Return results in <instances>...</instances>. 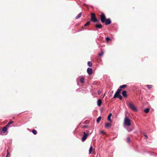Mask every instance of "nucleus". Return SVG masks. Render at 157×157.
<instances>
[{
  "label": "nucleus",
  "mask_w": 157,
  "mask_h": 157,
  "mask_svg": "<svg viewBox=\"0 0 157 157\" xmlns=\"http://www.w3.org/2000/svg\"><path fill=\"white\" fill-rule=\"evenodd\" d=\"M131 121L128 117H125L124 120V124L127 126H130L131 125Z\"/></svg>",
  "instance_id": "1"
},
{
  "label": "nucleus",
  "mask_w": 157,
  "mask_h": 157,
  "mask_svg": "<svg viewBox=\"0 0 157 157\" xmlns=\"http://www.w3.org/2000/svg\"><path fill=\"white\" fill-rule=\"evenodd\" d=\"M128 105L130 107V109L133 111L135 112L137 111V109L135 107V106L132 104L131 103H128Z\"/></svg>",
  "instance_id": "2"
},
{
  "label": "nucleus",
  "mask_w": 157,
  "mask_h": 157,
  "mask_svg": "<svg viewBox=\"0 0 157 157\" xmlns=\"http://www.w3.org/2000/svg\"><path fill=\"white\" fill-rule=\"evenodd\" d=\"M91 20L94 22L98 21V20L96 18L95 14L94 13H92L91 14Z\"/></svg>",
  "instance_id": "3"
},
{
  "label": "nucleus",
  "mask_w": 157,
  "mask_h": 157,
  "mask_svg": "<svg viewBox=\"0 0 157 157\" xmlns=\"http://www.w3.org/2000/svg\"><path fill=\"white\" fill-rule=\"evenodd\" d=\"M101 21L102 23H104L106 20V17L105 14L102 13L100 16Z\"/></svg>",
  "instance_id": "4"
},
{
  "label": "nucleus",
  "mask_w": 157,
  "mask_h": 157,
  "mask_svg": "<svg viewBox=\"0 0 157 157\" xmlns=\"http://www.w3.org/2000/svg\"><path fill=\"white\" fill-rule=\"evenodd\" d=\"M121 91V89L120 88H119L117 90V92L115 93V94H114L113 97V98H117V95L120 94V92Z\"/></svg>",
  "instance_id": "5"
},
{
  "label": "nucleus",
  "mask_w": 157,
  "mask_h": 157,
  "mask_svg": "<svg viewBox=\"0 0 157 157\" xmlns=\"http://www.w3.org/2000/svg\"><path fill=\"white\" fill-rule=\"evenodd\" d=\"M88 135L89 134H86L85 132H84V135L82 136V142H84L85 140Z\"/></svg>",
  "instance_id": "6"
},
{
  "label": "nucleus",
  "mask_w": 157,
  "mask_h": 157,
  "mask_svg": "<svg viewBox=\"0 0 157 157\" xmlns=\"http://www.w3.org/2000/svg\"><path fill=\"white\" fill-rule=\"evenodd\" d=\"M105 24L106 25H108L111 24V21L109 19H107L105 21Z\"/></svg>",
  "instance_id": "7"
},
{
  "label": "nucleus",
  "mask_w": 157,
  "mask_h": 157,
  "mask_svg": "<svg viewBox=\"0 0 157 157\" xmlns=\"http://www.w3.org/2000/svg\"><path fill=\"white\" fill-rule=\"evenodd\" d=\"M87 72L89 75H91L92 73V68L89 67L87 69Z\"/></svg>",
  "instance_id": "8"
},
{
  "label": "nucleus",
  "mask_w": 157,
  "mask_h": 157,
  "mask_svg": "<svg viewBox=\"0 0 157 157\" xmlns=\"http://www.w3.org/2000/svg\"><path fill=\"white\" fill-rule=\"evenodd\" d=\"M102 103V101L100 99H98L97 101V105L98 106H100Z\"/></svg>",
  "instance_id": "9"
},
{
  "label": "nucleus",
  "mask_w": 157,
  "mask_h": 157,
  "mask_svg": "<svg viewBox=\"0 0 157 157\" xmlns=\"http://www.w3.org/2000/svg\"><path fill=\"white\" fill-rule=\"evenodd\" d=\"M7 128L6 126L4 127L2 129V132H4V133L5 132H7Z\"/></svg>",
  "instance_id": "10"
},
{
  "label": "nucleus",
  "mask_w": 157,
  "mask_h": 157,
  "mask_svg": "<svg viewBox=\"0 0 157 157\" xmlns=\"http://www.w3.org/2000/svg\"><path fill=\"white\" fill-rule=\"evenodd\" d=\"M112 115L111 113H110L108 116V120L110 122L112 121L111 119V117Z\"/></svg>",
  "instance_id": "11"
},
{
  "label": "nucleus",
  "mask_w": 157,
  "mask_h": 157,
  "mask_svg": "<svg viewBox=\"0 0 157 157\" xmlns=\"http://www.w3.org/2000/svg\"><path fill=\"white\" fill-rule=\"evenodd\" d=\"M111 126V123H107L105 124V127L106 128H108L110 127Z\"/></svg>",
  "instance_id": "12"
},
{
  "label": "nucleus",
  "mask_w": 157,
  "mask_h": 157,
  "mask_svg": "<svg viewBox=\"0 0 157 157\" xmlns=\"http://www.w3.org/2000/svg\"><path fill=\"white\" fill-rule=\"evenodd\" d=\"M122 94L123 96L124 97H126L127 96V94H126V92L125 90L123 91L122 92Z\"/></svg>",
  "instance_id": "13"
},
{
  "label": "nucleus",
  "mask_w": 157,
  "mask_h": 157,
  "mask_svg": "<svg viewBox=\"0 0 157 157\" xmlns=\"http://www.w3.org/2000/svg\"><path fill=\"white\" fill-rule=\"evenodd\" d=\"M95 27L96 28H101L102 26L101 24H97L95 25Z\"/></svg>",
  "instance_id": "14"
},
{
  "label": "nucleus",
  "mask_w": 157,
  "mask_h": 157,
  "mask_svg": "<svg viewBox=\"0 0 157 157\" xmlns=\"http://www.w3.org/2000/svg\"><path fill=\"white\" fill-rule=\"evenodd\" d=\"M82 14V12L80 13L76 17V19H78L80 18Z\"/></svg>",
  "instance_id": "15"
},
{
  "label": "nucleus",
  "mask_w": 157,
  "mask_h": 157,
  "mask_svg": "<svg viewBox=\"0 0 157 157\" xmlns=\"http://www.w3.org/2000/svg\"><path fill=\"white\" fill-rule=\"evenodd\" d=\"M84 78L83 77H82L80 79V81L82 83H83L84 82Z\"/></svg>",
  "instance_id": "16"
},
{
  "label": "nucleus",
  "mask_w": 157,
  "mask_h": 157,
  "mask_svg": "<svg viewBox=\"0 0 157 157\" xmlns=\"http://www.w3.org/2000/svg\"><path fill=\"white\" fill-rule=\"evenodd\" d=\"M92 146H91L90 148V149H89V154H90L92 152Z\"/></svg>",
  "instance_id": "17"
},
{
  "label": "nucleus",
  "mask_w": 157,
  "mask_h": 157,
  "mask_svg": "<svg viewBox=\"0 0 157 157\" xmlns=\"http://www.w3.org/2000/svg\"><path fill=\"white\" fill-rule=\"evenodd\" d=\"M149 109L148 108L145 109L144 110V112L146 113H147L149 112Z\"/></svg>",
  "instance_id": "18"
},
{
  "label": "nucleus",
  "mask_w": 157,
  "mask_h": 157,
  "mask_svg": "<svg viewBox=\"0 0 157 157\" xmlns=\"http://www.w3.org/2000/svg\"><path fill=\"white\" fill-rule=\"evenodd\" d=\"M88 65L90 67H91L92 65V62L91 61H88Z\"/></svg>",
  "instance_id": "19"
},
{
  "label": "nucleus",
  "mask_w": 157,
  "mask_h": 157,
  "mask_svg": "<svg viewBox=\"0 0 157 157\" xmlns=\"http://www.w3.org/2000/svg\"><path fill=\"white\" fill-rule=\"evenodd\" d=\"M127 86L126 85H123L120 86V88L121 89L123 88L124 87H126Z\"/></svg>",
  "instance_id": "20"
},
{
  "label": "nucleus",
  "mask_w": 157,
  "mask_h": 157,
  "mask_svg": "<svg viewBox=\"0 0 157 157\" xmlns=\"http://www.w3.org/2000/svg\"><path fill=\"white\" fill-rule=\"evenodd\" d=\"M32 132L34 134L36 135L37 134V132L36 130L33 129L32 131Z\"/></svg>",
  "instance_id": "21"
},
{
  "label": "nucleus",
  "mask_w": 157,
  "mask_h": 157,
  "mask_svg": "<svg viewBox=\"0 0 157 157\" xmlns=\"http://www.w3.org/2000/svg\"><path fill=\"white\" fill-rule=\"evenodd\" d=\"M101 118V117H98L97 119V122L98 123H99L100 121Z\"/></svg>",
  "instance_id": "22"
},
{
  "label": "nucleus",
  "mask_w": 157,
  "mask_h": 157,
  "mask_svg": "<svg viewBox=\"0 0 157 157\" xmlns=\"http://www.w3.org/2000/svg\"><path fill=\"white\" fill-rule=\"evenodd\" d=\"M118 97L120 100H121L122 99V97L121 96L120 94L117 95V98Z\"/></svg>",
  "instance_id": "23"
},
{
  "label": "nucleus",
  "mask_w": 157,
  "mask_h": 157,
  "mask_svg": "<svg viewBox=\"0 0 157 157\" xmlns=\"http://www.w3.org/2000/svg\"><path fill=\"white\" fill-rule=\"evenodd\" d=\"M104 54V52L103 51H101V53L98 54V56H102Z\"/></svg>",
  "instance_id": "24"
},
{
  "label": "nucleus",
  "mask_w": 157,
  "mask_h": 157,
  "mask_svg": "<svg viewBox=\"0 0 157 157\" xmlns=\"http://www.w3.org/2000/svg\"><path fill=\"white\" fill-rule=\"evenodd\" d=\"M111 39L108 37H106V40L107 42H108Z\"/></svg>",
  "instance_id": "25"
},
{
  "label": "nucleus",
  "mask_w": 157,
  "mask_h": 157,
  "mask_svg": "<svg viewBox=\"0 0 157 157\" xmlns=\"http://www.w3.org/2000/svg\"><path fill=\"white\" fill-rule=\"evenodd\" d=\"M13 123V121H10L6 125L7 126H9V125L12 124Z\"/></svg>",
  "instance_id": "26"
},
{
  "label": "nucleus",
  "mask_w": 157,
  "mask_h": 157,
  "mask_svg": "<svg viewBox=\"0 0 157 157\" xmlns=\"http://www.w3.org/2000/svg\"><path fill=\"white\" fill-rule=\"evenodd\" d=\"M90 24V21L87 22L85 25L84 26H86Z\"/></svg>",
  "instance_id": "27"
},
{
  "label": "nucleus",
  "mask_w": 157,
  "mask_h": 157,
  "mask_svg": "<svg viewBox=\"0 0 157 157\" xmlns=\"http://www.w3.org/2000/svg\"><path fill=\"white\" fill-rule=\"evenodd\" d=\"M147 86L148 87V89H149L151 88L152 86L151 85H147Z\"/></svg>",
  "instance_id": "28"
},
{
  "label": "nucleus",
  "mask_w": 157,
  "mask_h": 157,
  "mask_svg": "<svg viewBox=\"0 0 157 157\" xmlns=\"http://www.w3.org/2000/svg\"><path fill=\"white\" fill-rule=\"evenodd\" d=\"M0 135H4V132H3L2 130H0Z\"/></svg>",
  "instance_id": "29"
},
{
  "label": "nucleus",
  "mask_w": 157,
  "mask_h": 157,
  "mask_svg": "<svg viewBox=\"0 0 157 157\" xmlns=\"http://www.w3.org/2000/svg\"><path fill=\"white\" fill-rule=\"evenodd\" d=\"M127 142H130V138L129 137L127 138Z\"/></svg>",
  "instance_id": "30"
},
{
  "label": "nucleus",
  "mask_w": 157,
  "mask_h": 157,
  "mask_svg": "<svg viewBox=\"0 0 157 157\" xmlns=\"http://www.w3.org/2000/svg\"><path fill=\"white\" fill-rule=\"evenodd\" d=\"M127 130L129 132H131L132 130L131 128L127 129Z\"/></svg>",
  "instance_id": "31"
},
{
  "label": "nucleus",
  "mask_w": 157,
  "mask_h": 157,
  "mask_svg": "<svg viewBox=\"0 0 157 157\" xmlns=\"http://www.w3.org/2000/svg\"><path fill=\"white\" fill-rule=\"evenodd\" d=\"M144 136H145V137H146V139H147V138H148V136H147L146 135H144Z\"/></svg>",
  "instance_id": "32"
},
{
  "label": "nucleus",
  "mask_w": 157,
  "mask_h": 157,
  "mask_svg": "<svg viewBox=\"0 0 157 157\" xmlns=\"http://www.w3.org/2000/svg\"><path fill=\"white\" fill-rule=\"evenodd\" d=\"M98 94H100V91H99L98 92Z\"/></svg>",
  "instance_id": "33"
},
{
  "label": "nucleus",
  "mask_w": 157,
  "mask_h": 157,
  "mask_svg": "<svg viewBox=\"0 0 157 157\" xmlns=\"http://www.w3.org/2000/svg\"><path fill=\"white\" fill-rule=\"evenodd\" d=\"M8 153L7 155H6V157H7L8 156Z\"/></svg>",
  "instance_id": "34"
}]
</instances>
